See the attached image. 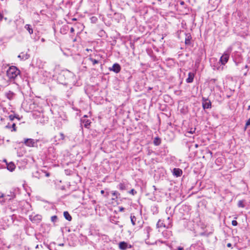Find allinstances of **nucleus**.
Masks as SVG:
<instances>
[{"instance_id":"obj_1","label":"nucleus","mask_w":250,"mask_h":250,"mask_svg":"<svg viewBox=\"0 0 250 250\" xmlns=\"http://www.w3.org/2000/svg\"><path fill=\"white\" fill-rule=\"evenodd\" d=\"M20 74V71L14 66H10L6 71L7 76L10 81L14 80Z\"/></svg>"},{"instance_id":"obj_2","label":"nucleus","mask_w":250,"mask_h":250,"mask_svg":"<svg viewBox=\"0 0 250 250\" xmlns=\"http://www.w3.org/2000/svg\"><path fill=\"white\" fill-rule=\"evenodd\" d=\"M230 52L231 49L230 50H228L227 51H225L223 55L221 57L220 61L222 64L225 65L228 62L229 58Z\"/></svg>"},{"instance_id":"obj_3","label":"nucleus","mask_w":250,"mask_h":250,"mask_svg":"<svg viewBox=\"0 0 250 250\" xmlns=\"http://www.w3.org/2000/svg\"><path fill=\"white\" fill-rule=\"evenodd\" d=\"M202 106L204 109L211 108V103L208 98H202Z\"/></svg>"},{"instance_id":"obj_4","label":"nucleus","mask_w":250,"mask_h":250,"mask_svg":"<svg viewBox=\"0 0 250 250\" xmlns=\"http://www.w3.org/2000/svg\"><path fill=\"white\" fill-rule=\"evenodd\" d=\"M191 248H193L194 250H204L203 244L200 241L196 242L195 243L193 244L191 246Z\"/></svg>"},{"instance_id":"obj_5","label":"nucleus","mask_w":250,"mask_h":250,"mask_svg":"<svg viewBox=\"0 0 250 250\" xmlns=\"http://www.w3.org/2000/svg\"><path fill=\"white\" fill-rule=\"evenodd\" d=\"M109 70L110 71H113L116 73H118L121 70V66L118 63H115L113 65L112 67H110L109 68Z\"/></svg>"},{"instance_id":"obj_6","label":"nucleus","mask_w":250,"mask_h":250,"mask_svg":"<svg viewBox=\"0 0 250 250\" xmlns=\"http://www.w3.org/2000/svg\"><path fill=\"white\" fill-rule=\"evenodd\" d=\"M36 142L32 139H26L24 140V144L28 146L34 147Z\"/></svg>"},{"instance_id":"obj_7","label":"nucleus","mask_w":250,"mask_h":250,"mask_svg":"<svg viewBox=\"0 0 250 250\" xmlns=\"http://www.w3.org/2000/svg\"><path fill=\"white\" fill-rule=\"evenodd\" d=\"M21 61H25L30 57V55L27 53L21 52L18 56Z\"/></svg>"},{"instance_id":"obj_8","label":"nucleus","mask_w":250,"mask_h":250,"mask_svg":"<svg viewBox=\"0 0 250 250\" xmlns=\"http://www.w3.org/2000/svg\"><path fill=\"white\" fill-rule=\"evenodd\" d=\"M94 57L95 58H93L92 55H90L88 58V60L92 63L93 65L99 63V55L95 54Z\"/></svg>"},{"instance_id":"obj_9","label":"nucleus","mask_w":250,"mask_h":250,"mask_svg":"<svg viewBox=\"0 0 250 250\" xmlns=\"http://www.w3.org/2000/svg\"><path fill=\"white\" fill-rule=\"evenodd\" d=\"M185 44L187 45H190L191 44V40L192 39L191 35L190 33H185Z\"/></svg>"},{"instance_id":"obj_10","label":"nucleus","mask_w":250,"mask_h":250,"mask_svg":"<svg viewBox=\"0 0 250 250\" xmlns=\"http://www.w3.org/2000/svg\"><path fill=\"white\" fill-rule=\"evenodd\" d=\"M173 175L177 177L180 176L183 173L182 169L179 168H174L172 171Z\"/></svg>"},{"instance_id":"obj_11","label":"nucleus","mask_w":250,"mask_h":250,"mask_svg":"<svg viewBox=\"0 0 250 250\" xmlns=\"http://www.w3.org/2000/svg\"><path fill=\"white\" fill-rule=\"evenodd\" d=\"M81 125H83L85 127L87 128L90 125V121L89 120L85 119H81Z\"/></svg>"},{"instance_id":"obj_12","label":"nucleus","mask_w":250,"mask_h":250,"mask_svg":"<svg viewBox=\"0 0 250 250\" xmlns=\"http://www.w3.org/2000/svg\"><path fill=\"white\" fill-rule=\"evenodd\" d=\"M30 219L32 222L37 223L41 220V216L39 215H36L33 217L32 216H30Z\"/></svg>"},{"instance_id":"obj_13","label":"nucleus","mask_w":250,"mask_h":250,"mask_svg":"<svg viewBox=\"0 0 250 250\" xmlns=\"http://www.w3.org/2000/svg\"><path fill=\"white\" fill-rule=\"evenodd\" d=\"M194 77V74L192 72H189L188 74V77L186 79V82L187 83H191L193 81Z\"/></svg>"},{"instance_id":"obj_14","label":"nucleus","mask_w":250,"mask_h":250,"mask_svg":"<svg viewBox=\"0 0 250 250\" xmlns=\"http://www.w3.org/2000/svg\"><path fill=\"white\" fill-rule=\"evenodd\" d=\"M5 95L8 99L11 100L13 99L14 97H15V94L12 91H9L5 93Z\"/></svg>"},{"instance_id":"obj_15","label":"nucleus","mask_w":250,"mask_h":250,"mask_svg":"<svg viewBox=\"0 0 250 250\" xmlns=\"http://www.w3.org/2000/svg\"><path fill=\"white\" fill-rule=\"evenodd\" d=\"M24 28L27 31H28V32L30 35H31L33 33V29L30 24H25L24 26Z\"/></svg>"},{"instance_id":"obj_16","label":"nucleus","mask_w":250,"mask_h":250,"mask_svg":"<svg viewBox=\"0 0 250 250\" xmlns=\"http://www.w3.org/2000/svg\"><path fill=\"white\" fill-rule=\"evenodd\" d=\"M119 248L122 250H125L127 248V244L125 242H121L119 244Z\"/></svg>"},{"instance_id":"obj_17","label":"nucleus","mask_w":250,"mask_h":250,"mask_svg":"<svg viewBox=\"0 0 250 250\" xmlns=\"http://www.w3.org/2000/svg\"><path fill=\"white\" fill-rule=\"evenodd\" d=\"M7 168L10 171H13L15 168V165L12 162H11L9 164H7Z\"/></svg>"},{"instance_id":"obj_18","label":"nucleus","mask_w":250,"mask_h":250,"mask_svg":"<svg viewBox=\"0 0 250 250\" xmlns=\"http://www.w3.org/2000/svg\"><path fill=\"white\" fill-rule=\"evenodd\" d=\"M144 231L146 234V236L148 239L150 237V232L152 231V229L149 227H146L145 228Z\"/></svg>"},{"instance_id":"obj_19","label":"nucleus","mask_w":250,"mask_h":250,"mask_svg":"<svg viewBox=\"0 0 250 250\" xmlns=\"http://www.w3.org/2000/svg\"><path fill=\"white\" fill-rule=\"evenodd\" d=\"M9 197V199H8V201H9L16 197V194L13 192H10L9 194H7V195H4V197Z\"/></svg>"},{"instance_id":"obj_20","label":"nucleus","mask_w":250,"mask_h":250,"mask_svg":"<svg viewBox=\"0 0 250 250\" xmlns=\"http://www.w3.org/2000/svg\"><path fill=\"white\" fill-rule=\"evenodd\" d=\"M63 216L64 218L69 221H70L72 220V217L68 211H64L63 212Z\"/></svg>"},{"instance_id":"obj_21","label":"nucleus","mask_w":250,"mask_h":250,"mask_svg":"<svg viewBox=\"0 0 250 250\" xmlns=\"http://www.w3.org/2000/svg\"><path fill=\"white\" fill-rule=\"evenodd\" d=\"M112 195L113 197L112 198L113 200H116L118 198V196L120 195V193L117 191H112L111 192Z\"/></svg>"},{"instance_id":"obj_22","label":"nucleus","mask_w":250,"mask_h":250,"mask_svg":"<svg viewBox=\"0 0 250 250\" xmlns=\"http://www.w3.org/2000/svg\"><path fill=\"white\" fill-rule=\"evenodd\" d=\"M160 172V174L159 175V177H161V176H164L166 174V171L163 168H158V171Z\"/></svg>"},{"instance_id":"obj_23","label":"nucleus","mask_w":250,"mask_h":250,"mask_svg":"<svg viewBox=\"0 0 250 250\" xmlns=\"http://www.w3.org/2000/svg\"><path fill=\"white\" fill-rule=\"evenodd\" d=\"M130 219H131V222L133 225H135L136 224V217L131 214L130 215Z\"/></svg>"},{"instance_id":"obj_24","label":"nucleus","mask_w":250,"mask_h":250,"mask_svg":"<svg viewBox=\"0 0 250 250\" xmlns=\"http://www.w3.org/2000/svg\"><path fill=\"white\" fill-rule=\"evenodd\" d=\"M165 227V225L163 223V222L161 220H159L157 222V228Z\"/></svg>"},{"instance_id":"obj_25","label":"nucleus","mask_w":250,"mask_h":250,"mask_svg":"<svg viewBox=\"0 0 250 250\" xmlns=\"http://www.w3.org/2000/svg\"><path fill=\"white\" fill-rule=\"evenodd\" d=\"M244 200H239L238 203V207L242 208H245V205H244Z\"/></svg>"},{"instance_id":"obj_26","label":"nucleus","mask_w":250,"mask_h":250,"mask_svg":"<svg viewBox=\"0 0 250 250\" xmlns=\"http://www.w3.org/2000/svg\"><path fill=\"white\" fill-rule=\"evenodd\" d=\"M146 243L147 244H150V245H152V244H155L156 243V241H150L149 240H148L147 239H146Z\"/></svg>"},{"instance_id":"obj_27","label":"nucleus","mask_w":250,"mask_h":250,"mask_svg":"<svg viewBox=\"0 0 250 250\" xmlns=\"http://www.w3.org/2000/svg\"><path fill=\"white\" fill-rule=\"evenodd\" d=\"M57 219H58V217L56 215H54V216H52L51 217V221L53 223H55L56 222H57Z\"/></svg>"},{"instance_id":"obj_28","label":"nucleus","mask_w":250,"mask_h":250,"mask_svg":"<svg viewBox=\"0 0 250 250\" xmlns=\"http://www.w3.org/2000/svg\"><path fill=\"white\" fill-rule=\"evenodd\" d=\"M118 188L121 190H124L125 188V186L124 184L122 183H120L119 184Z\"/></svg>"},{"instance_id":"obj_29","label":"nucleus","mask_w":250,"mask_h":250,"mask_svg":"<svg viewBox=\"0 0 250 250\" xmlns=\"http://www.w3.org/2000/svg\"><path fill=\"white\" fill-rule=\"evenodd\" d=\"M167 150L166 148H164L163 151H161L160 152V153L161 155H164L167 153Z\"/></svg>"},{"instance_id":"obj_30","label":"nucleus","mask_w":250,"mask_h":250,"mask_svg":"<svg viewBox=\"0 0 250 250\" xmlns=\"http://www.w3.org/2000/svg\"><path fill=\"white\" fill-rule=\"evenodd\" d=\"M7 198L3 197V198H1L0 199V204L1 205H3L4 203L6 201Z\"/></svg>"},{"instance_id":"obj_31","label":"nucleus","mask_w":250,"mask_h":250,"mask_svg":"<svg viewBox=\"0 0 250 250\" xmlns=\"http://www.w3.org/2000/svg\"><path fill=\"white\" fill-rule=\"evenodd\" d=\"M59 137H60V139H61L62 140H63L65 137L64 134L62 133H60L59 134Z\"/></svg>"},{"instance_id":"obj_32","label":"nucleus","mask_w":250,"mask_h":250,"mask_svg":"<svg viewBox=\"0 0 250 250\" xmlns=\"http://www.w3.org/2000/svg\"><path fill=\"white\" fill-rule=\"evenodd\" d=\"M171 250H184V249L181 246H178L176 249H172Z\"/></svg>"},{"instance_id":"obj_33","label":"nucleus","mask_w":250,"mask_h":250,"mask_svg":"<svg viewBox=\"0 0 250 250\" xmlns=\"http://www.w3.org/2000/svg\"><path fill=\"white\" fill-rule=\"evenodd\" d=\"M231 224L233 226H236L238 225V223H237V221L234 220L232 221Z\"/></svg>"},{"instance_id":"obj_34","label":"nucleus","mask_w":250,"mask_h":250,"mask_svg":"<svg viewBox=\"0 0 250 250\" xmlns=\"http://www.w3.org/2000/svg\"><path fill=\"white\" fill-rule=\"evenodd\" d=\"M249 125H250V118L247 121L246 125H245V127L246 128L247 127H248Z\"/></svg>"},{"instance_id":"obj_35","label":"nucleus","mask_w":250,"mask_h":250,"mask_svg":"<svg viewBox=\"0 0 250 250\" xmlns=\"http://www.w3.org/2000/svg\"><path fill=\"white\" fill-rule=\"evenodd\" d=\"M15 126H16V124L15 123H13L12 125V131H15L16 130V127H15Z\"/></svg>"},{"instance_id":"obj_36","label":"nucleus","mask_w":250,"mask_h":250,"mask_svg":"<svg viewBox=\"0 0 250 250\" xmlns=\"http://www.w3.org/2000/svg\"><path fill=\"white\" fill-rule=\"evenodd\" d=\"M9 118L11 121H13L14 119L15 118V117L14 115H9Z\"/></svg>"},{"instance_id":"obj_37","label":"nucleus","mask_w":250,"mask_h":250,"mask_svg":"<svg viewBox=\"0 0 250 250\" xmlns=\"http://www.w3.org/2000/svg\"><path fill=\"white\" fill-rule=\"evenodd\" d=\"M233 60H234V62H235V64L236 65H238V64L240 62V60H239L238 61H237L235 59H234Z\"/></svg>"},{"instance_id":"obj_38","label":"nucleus","mask_w":250,"mask_h":250,"mask_svg":"<svg viewBox=\"0 0 250 250\" xmlns=\"http://www.w3.org/2000/svg\"><path fill=\"white\" fill-rule=\"evenodd\" d=\"M192 129V128H191L190 130L188 132L191 134H193L194 132H195V128H194L193 130Z\"/></svg>"},{"instance_id":"obj_39","label":"nucleus","mask_w":250,"mask_h":250,"mask_svg":"<svg viewBox=\"0 0 250 250\" xmlns=\"http://www.w3.org/2000/svg\"><path fill=\"white\" fill-rule=\"evenodd\" d=\"M125 210V208L122 207H119V211L121 212L124 211Z\"/></svg>"},{"instance_id":"obj_40","label":"nucleus","mask_w":250,"mask_h":250,"mask_svg":"<svg viewBox=\"0 0 250 250\" xmlns=\"http://www.w3.org/2000/svg\"><path fill=\"white\" fill-rule=\"evenodd\" d=\"M161 143V139L157 137V146Z\"/></svg>"},{"instance_id":"obj_41","label":"nucleus","mask_w":250,"mask_h":250,"mask_svg":"<svg viewBox=\"0 0 250 250\" xmlns=\"http://www.w3.org/2000/svg\"><path fill=\"white\" fill-rule=\"evenodd\" d=\"M130 193L134 195L135 193H136V192L135 191L134 189H131L130 191Z\"/></svg>"},{"instance_id":"obj_42","label":"nucleus","mask_w":250,"mask_h":250,"mask_svg":"<svg viewBox=\"0 0 250 250\" xmlns=\"http://www.w3.org/2000/svg\"><path fill=\"white\" fill-rule=\"evenodd\" d=\"M3 18V16L2 14L0 13V21H2Z\"/></svg>"},{"instance_id":"obj_43","label":"nucleus","mask_w":250,"mask_h":250,"mask_svg":"<svg viewBox=\"0 0 250 250\" xmlns=\"http://www.w3.org/2000/svg\"><path fill=\"white\" fill-rule=\"evenodd\" d=\"M156 143H157V142H156V137L155 138H154L153 139V144L156 146Z\"/></svg>"},{"instance_id":"obj_44","label":"nucleus","mask_w":250,"mask_h":250,"mask_svg":"<svg viewBox=\"0 0 250 250\" xmlns=\"http://www.w3.org/2000/svg\"><path fill=\"white\" fill-rule=\"evenodd\" d=\"M3 197H4V194L3 193H1L0 195V199H1V198H3Z\"/></svg>"},{"instance_id":"obj_45","label":"nucleus","mask_w":250,"mask_h":250,"mask_svg":"<svg viewBox=\"0 0 250 250\" xmlns=\"http://www.w3.org/2000/svg\"><path fill=\"white\" fill-rule=\"evenodd\" d=\"M227 246L228 248H231L232 246L231 244L230 243H228Z\"/></svg>"},{"instance_id":"obj_46","label":"nucleus","mask_w":250,"mask_h":250,"mask_svg":"<svg viewBox=\"0 0 250 250\" xmlns=\"http://www.w3.org/2000/svg\"><path fill=\"white\" fill-rule=\"evenodd\" d=\"M70 32L71 33H73L74 32V29L73 27H71L70 29Z\"/></svg>"},{"instance_id":"obj_47","label":"nucleus","mask_w":250,"mask_h":250,"mask_svg":"<svg viewBox=\"0 0 250 250\" xmlns=\"http://www.w3.org/2000/svg\"><path fill=\"white\" fill-rule=\"evenodd\" d=\"M180 4L181 5H185V2L184 1H180Z\"/></svg>"},{"instance_id":"obj_48","label":"nucleus","mask_w":250,"mask_h":250,"mask_svg":"<svg viewBox=\"0 0 250 250\" xmlns=\"http://www.w3.org/2000/svg\"><path fill=\"white\" fill-rule=\"evenodd\" d=\"M166 0H157V1H159L160 2H161V3H164L165 2Z\"/></svg>"},{"instance_id":"obj_49","label":"nucleus","mask_w":250,"mask_h":250,"mask_svg":"<svg viewBox=\"0 0 250 250\" xmlns=\"http://www.w3.org/2000/svg\"><path fill=\"white\" fill-rule=\"evenodd\" d=\"M216 80L215 79H211L210 80V81H211V82H213V83H214V82L216 81Z\"/></svg>"},{"instance_id":"obj_50","label":"nucleus","mask_w":250,"mask_h":250,"mask_svg":"<svg viewBox=\"0 0 250 250\" xmlns=\"http://www.w3.org/2000/svg\"><path fill=\"white\" fill-rule=\"evenodd\" d=\"M6 128H11V125H9L8 124V125H7L6 126Z\"/></svg>"},{"instance_id":"obj_51","label":"nucleus","mask_w":250,"mask_h":250,"mask_svg":"<svg viewBox=\"0 0 250 250\" xmlns=\"http://www.w3.org/2000/svg\"><path fill=\"white\" fill-rule=\"evenodd\" d=\"M104 190H102L101 191V193L102 194H104Z\"/></svg>"},{"instance_id":"obj_52","label":"nucleus","mask_w":250,"mask_h":250,"mask_svg":"<svg viewBox=\"0 0 250 250\" xmlns=\"http://www.w3.org/2000/svg\"><path fill=\"white\" fill-rule=\"evenodd\" d=\"M198 146H198V144H195V147L196 148L198 147Z\"/></svg>"},{"instance_id":"obj_53","label":"nucleus","mask_w":250,"mask_h":250,"mask_svg":"<svg viewBox=\"0 0 250 250\" xmlns=\"http://www.w3.org/2000/svg\"><path fill=\"white\" fill-rule=\"evenodd\" d=\"M46 176L47 177H48V176H49V173H47L46 174Z\"/></svg>"},{"instance_id":"obj_54","label":"nucleus","mask_w":250,"mask_h":250,"mask_svg":"<svg viewBox=\"0 0 250 250\" xmlns=\"http://www.w3.org/2000/svg\"><path fill=\"white\" fill-rule=\"evenodd\" d=\"M205 235V233L204 232H202L201 233V235Z\"/></svg>"},{"instance_id":"obj_55","label":"nucleus","mask_w":250,"mask_h":250,"mask_svg":"<svg viewBox=\"0 0 250 250\" xmlns=\"http://www.w3.org/2000/svg\"><path fill=\"white\" fill-rule=\"evenodd\" d=\"M5 198H7L6 201H8V199H9V197H6Z\"/></svg>"},{"instance_id":"obj_56","label":"nucleus","mask_w":250,"mask_h":250,"mask_svg":"<svg viewBox=\"0 0 250 250\" xmlns=\"http://www.w3.org/2000/svg\"><path fill=\"white\" fill-rule=\"evenodd\" d=\"M3 162H5L6 163V164H7V162H6V160L5 159H4L3 160Z\"/></svg>"},{"instance_id":"obj_57","label":"nucleus","mask_w":250,"mask_h":250,"mask_svg":"<svg viewBox=\"0 0 250 250\" xmlns=\"http://www.w3.org/2000/svg\"><path fill=\"white\" fill-rule=\"evenodd\" d=\"M153 188H154V190H156V188H155V186H153Z\"/></svg>"},{"instance_id":"obj_58","label":"nucleus","mask_w":250,"mask_h":250,"mask_svg":"<svg viewBox=\"0 0 250 250\" xmlns=\"http://www.w3.org/2000/svg\"><path fill=\"white\" fill-rule=\"evenodd\" d=\"M108 195V192H106V195H105V196H107Z\"/></svg>"},{"instance_id":"obj_59","label":"nucleus","mask_w":250,"mask_h":250,"mask_svg":"<svg viewBox=\"0 0 250 250\" xmlns=\"http://www.w3.org/2000/svg\"><path fill=\"white\" fill-rule=\"evenodd\" d=\"M2 167V166H1V165L0 164V169H1Z\"/></svg>"},{"instance_id":"obj_60","label":"nucleus","mask_w":250,"mask_h":250,"mask_svg":"<svg viewBox=\"0 0 250 250\" xmlns=\"http://www.w3.org/2000/svg\"><path fill=\"white\" fill-rule=\"evenodd\" d=\"M42 42H44V39L43 38L42 39Z\"/></svg>"},{"instance_id":"obj_61","label":"nucleus","mask_w":250,"mask_h":250,"mask_svg":"<svg viewBox=\"0 0 250 250\" xmlns=\"http://www.w3.org/2000/svg\"><path fill=\"white\" fill-rule=\"evenodd\" d=\"M245 67L246 68H248V66L247 65H245Z\"/></svg>"},{"instance_id":"obj_62","label":"nucleus","mask_w":250,"mask_h":250,"mask_svg":"<svg viewBox=\"0 0 250 250\" xmlns=\"http://www.w3.org/2000/svg\"><path fill=\"white\" fill-rule=\"evenodd\" d=\"M248 109L250 110V105L248 107Z\"/></svg>"},{"instance_id":"obj_63","label":"nucleus","mask_w":250,"mask_h":250,"mask_svg":"<svg viewBox=\"0 0 250 250\" xmlns=\"http://www.w3.org/2000/svg\"><path fill=\"white\" fill-rule=\"evenodd\" d=\"M4 19H5V20H7V18H5Z\"/></svg>"},{"instance_id":"obj_64","label":"nucleus","mask_w":250,"mask_h":250,"mask_svg":"<svg viewBox=\"0 0 250 250\" xmlns=\"http://www.w3.org/2000/svg\"><path fill=\"white\" fill-rule=\"evenodd\" d=\"M159 68H160L161 69H162V68H161V67L160 66H159Z\"/></svg>"}]
</instances>
